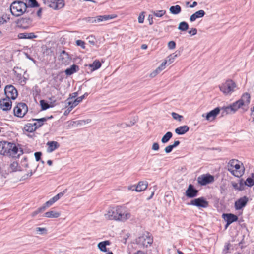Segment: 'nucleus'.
Masks as SVG:
<instances>
[{"label":"nucleus","mask_w":254,"mask_h":254,"mask_svg":"<svg viewBox=\"0 0 254 254\" xmlns=\"http://www.w3.org/2000/svg\"><path fill=\"white\" fill-rule=\"evenodd\" d=\"M251 96L248 93H245L243 94L241 98L238 100L239 102L241 103V105L244 107L243 108L245 111L248 109V106L250 103Z\"/></svg>","instance_id":"ddd939ff"},{"label":"nucleus","mask_w":254,"mask_h":254,"mask_svg":"<svg viewBox=\"0 0 254 254\" xmlns=\"http://www.w3.org/2000/svg\"><path fill=\"white\" fill-rule=\"evenodd\" d=\"M233 187L236 189H238L239 190H243L244 189V187H242V186H241L240 185H239V187H238V184L235 183V184H234L233 185Z\"/></svg>","instance_id":"69168bd1"},{"label":"nucleus","mask_w":254,"mask_h":254,"mask_svg":"<svg viewBox=\"0 0 254 254\" xmlns=\"http://www.w3.org/2000/svg\"><path fill=\"white\" fill-rule=\"evenodd\" d=\"M242 165L238 160L232 159L228 163V170L234 176L240 177L243 175L245 170Z\"/></svg>","instance_id":"f03ea898"},{"label":"nucleus","mask_w":254,"mask_h":254,"mask_svg":"<svg viewBox=\"0 0 254 254\" xmlns=\"http://www.w3.org/2000/svg\"><path fill=\"white\" fill-rule=\"evenodd\" d=\"M173 134L171 132H167L162 138L161 142L163 143H167L169 140L172 138Z\"/></svg>","instance_id":"a19ab883"},{"label":"nucleus","mask_w":254,"mask_h":254,"mask_svg":"<svg viewBox=\"0 0 254 254\" xmlns=\"http://www.w3.org/2000/svg\"><path fill=\"white\" fill-rule=\"evenodd\" d=\"M214 181V177L210 174L202 175L197 178L198 183L201 185H206L212 183Z\"/></svg>","instance_id":"9b49d317"},{"label":"nucleus","mask_w":254,"mask_h":254,"mask_svg":"<svg viewBox=\"0 0 254 254\" xmlns=\"http://www.w3.org/2000/svg\"><path fill=\"white\" fill-rule=\"evenodd\" d=\"M40 104L41 107V109L43 110H46L50 107V105L48 104V103L44 100H40Z\"/></svg>","instance_id":"49530a36"},{"label":"nucleus","mask_w":254,"mask_h":254,"mask_svg":"<svg viewBox=\"0 0 254 254\" xmlns=\"http://www.w3.org/2000/svg\"><path fill=\"white\" fill-rule=\"evenodd\" d=\"M165 63H162L158 68L150 74V77L151 78L155 77L159 73L165 69Z\"/></svg>","instance_id":"7c9ffc66"},{"label":"nucleus","mask_w":254,"mask_h":254,"mask_svg":"<svg viewBox=\"0 0 254 254\" xmlns=\"http://www.w3.org/2000/svg\"><path fill=\"white\" fill-rule=\"evenodd\" d=\"M153 242V239L148 233L143 234L136 239V243L141 248L147 247Z\"/></svg>","instance_id":"20e7f679"},{"label":"nucleus","mask_w":254,"mask_h":254,"mask_svg":"<svg viewBox=\"0 0 254 254\" xmlns=\"http://www.w3.org/2000/svg\"><path fill=\"white\" fill-rule=\"evenodd\" d=\"M87 93H85L84 95H83L81 96L77 97L76 99H75L74 101H69L67 102V104L69 107L68 108V109L69 110V111H70L72 108L76 106L80 102L82 101V100L84 99V98L88 95Z\"/></svg>","instance_id":"a211bd4d"},{"label":"nucleus","mask_w":254,"mask_h":254,"mask_svg":"<svg viewBox=\"0 0 254 254\" xmlns=\"http://www.w3.org/2000/svg\"><path fill=\"white\" fill-rule=\"evenodd\" d=\"M14 115L18 117H23L28 111V107L25 103H19L14 108Z\"/></svg>","instance_id":"423d86ee"},{"label":"nucleus","mask_w":254,"mask_h":254,"mask_svg":"<svg viewBox=\"0 0 254 254\" xmlns=\"http://www.w3.org/2000/svg\"><path fill=\"white\" fill-rule=\"evenodd\" d=\"M44 3L48 6L55 10L61 9L64 5L63 0H44Z\"/></svg>","instance_id":"0eeeda50"},{"label":"nucleus","mask_w":254,"mask_h":254,"mask_svg":"<svg viewBox=\"0 0 254 254\" xmlns=\"http://www.w3.org/2000/svg\"><path fill=\"white\" fill-rule=\"evenodd\" d=\"M118 206L109 208L104 214L106 219L111 220H117Z\"/></svg>","instance_id":"1a4fd4ad"},{"label":"nucleus","mask_w":254,"mask_h":254,"mask_svg":"<svg viewBox=\"0 0 254 254\" xmlns=\"http://www.w3.org/2000/svg\"><path fill=\"white\" fill-rule=\"evenodd\" d=\"M223 217L227 222H228V224L237 221L238 220V217L236 215L231 213L223 214Z\"/></svg>","instance_id":"b1692460"},{"label":"nucleus","mask_w":254,"mask_h":254,"mask_svg":"<svg viewBox=\"0 0 254 254\" xmlns=\"http://www.w3.org/2000/svg\"><path fill=\"white\" fill-rule=\"evenodd\" d=\"M67 191V189L64 190L63 191L60 192L49 200L47 201L45 203L46 206H48V207L51 206L53 203L58 201L61 197H62Z\"/></svg>","instance_id":"412c9836"},{"label":"nucleus","mask_w":254,"mask_h":254,"mask_svg":"<svg viewBox=\"0 0 254 254\" xmlns=\"http://www.w3.org/2000/svg\"><path fill=\"white\" fill-rule=\"evenodd\" d=\"M190 204L197 207L206 208L208 202L203 197H200L192 200Z\"/></svg>","instance_id":"f8f14e48"},{"label":"nucleus","mask_w":254,"mask_h":254,"mask_svg":"<svg viewBox=\"0 0 254 254\" xmlns=\"http://www.w3.org/2000/svg\"><path fill=\"white\" fill-rule=\"evenodd\" d=\"M168 47L169 49H174L176 47V43L174 41H171L168 43Z\"/></svg>","instance_id":"603ef678"},{"label":"nucleus","mask_w":254,"mask_h":254,"mask_svg":"<svg viewBox=\"0 0 254 254\" xmlns=\"http://www.w3.org/2000/svg\"><path fill=\"white\" fill-rule=\"evenodd\" d=\"M198 190L194 188V186L190 184L185 192V194L188 198H193L197 195Z\"/></svg>","instance_id":"dca6fc26"},{"label":"nucleus","mask_w":254,"mask_h":254,"mask_svg":"<svg viewBox=\"0 0 254 254\" xmlns=\"http://www.w3.org/2000/svg\"><path fill=\"white\" fill-rule=\"evenodd\" d=\"M4 92L6 98L14 100L18 95L17 90L11 85L6 86L4 89Z\"/></svg>","instance_id":"6e6552de"},{"label":"nucleus","mask_w":254,"mask_h":254,"mask_svg":"<svg viewBox=\"0 0 254 254\" xmlns=\"http://www.w3.org/2000/svg\"><path fill=\"white\" fill-rule=\"evenodd\" d=\"M230 106L232 107L233 112H234L235 113L236 112V111L238 110V109L242 107V106L241 105V103H240V102H239L238 100L231 104Z\"/></svg>","instance_id":"c03bdc74"},{"label":"nucleus","mask_w":254,"mask_h":254,"mask_svg":"<svg viewBox=\"0 0 254 254\" xmlns=\"http://www.w3.org/2000/svg\"><path fill=\"white\" fill-rule=\"evenodd\" d=\"M254 181L252 178L249 177L246 179V181L244 182L242 180H241L240 182V185L242 187H244V185L251 187L254 185Z\"/></svg>","instance_id":"72a5a7b5"},{"label":"nucleus","mask_w":254,"mask_h":254,"mask_svg":"<svg viewBox=\"0 0 254 254\" xmlns=\"http://www.w3.org/2000/svg\"><path fill=\"white\" fill-rule=\"evenodd\" d=\"M87 21L90 23L98 22L96 17H88L87 18Z\"/></svg>","instance_id":"680f3d73"},{"label":"nucleus","mask_w":254,"mask_h":254,"mask_svg":"<svg viewBox=\"0 0 254 254\" xmlns=\"http://www.w3.org/2000/svg\"><path fill=\"white\" fill-rule=\"evenodd\" d=\"M237 86L232 80H227L219 86L220 91L225 95H231L235 90Z\"/></svg>","instance_id":"7ed1b4c3"},{"label":"nucleus","mask_w":254,"mask_h":254,"mask_svg":"<svg viewBox=\"0 0 254 254\" xmlns=\"http://www.w3.org/2000/svg\"><path fill=\"white\" fill-rule=\"evenodd\" d=\"M127 189L128 190L136 191V186L135 185H129L127 187Z\"/></svg>","instance_id":"4d7b16f0"},{"label":"nucleus","mask_w":254,"mask_h":254,"mask_svg":"<svg viewBox=\"0 0 254 254\" xmlns=\"http://www.w3.org/2000/svg\"><path fill=\"white\" fill-rule=\"evenodd\" d=\"M42 153L41 152H36L34 153L35 159L37 161H39L40 160Z\"/></svg>","instance_id":"6e6d98bb"},{"label":"nucleus","mask_w":254,"mask_h":254,"mask_svg":"<svg viewBox=\"0 0 254 254\" xmlns=\"http://www.w3.org/2000/svg\"><path fill=\"white\" fill-rule=\"evenodd\" d=\"M145 12H142L140 13L138 17V21L139 23H143L144 22V18H145Z\"/></svg>","instance_id":"3c124183"},{"label":"nucleus","mask_w":254,"mask_h":254,"mask_svg":"<svg viewBox=\"0 0 254 254\" xmlns=\"http://www.w3.org/2000/svg\"><path fill=\"white\" fill-rule=\"evenodd\" d=\"M59 60L62 64L66 65L70 63L71 58L69 57L68 54L63 50L59 56Z\"/></svg>","instance_id":"6ab92c4d"},{"label":"nucleus","mask_w":254,"mask_h":254,"mask_svg":"<svg viewBox=\"0 0 254 254\" xmlns=\"http://www.w3.org/2000/svg\"><path fill=\"white\" fill-rule=\"evenodd\" d=\"M178 57L177 54H172L167 57L166 60L163 63H165V66L166 64L168 65L172 64L175 60V58Z\"/></svg>","instance_id":"e433bc0d"},{"label":"nucleus","mask_w":254,"mask_h":254,"mask_svg":"<svg viewBox=\"0 0 254 254\" xmlns=\"http://www.w3.org/2000/svg\"><path fill=\"white\" fill-rule=\"evenodd\" d=\"M0 107L3 111H7L11 108V101L7 98L0 101Z\"/></svg>","instance_id":"aec40b11"},{"label":"nucleus","mask_w":254,"mask_h":254,"mask_svg":"<svg viewBox=\"0 0 254 254\" xmlns=\"http://www.w3.org/2000/svg\"><path fill=\"white\" fill-rule=\"evenodd\" d=\"M189 130V127L187 125H184L176 128L175 131L178 135H183L188 132Z\"/></svg>","instance_id":"cd10ccee"},{"label":"nucleus","mask_w":254,"mask_h":254,"mask_svg":"<svg viewBox=\"0 0 254 254\" xmlns=\"http://www.w3.org/2000/svg\"><path fill=\"white\" fill-rule=\"evenodd\" d=\"M10 143L6 141L0 142V154L3 155L7 156L8 151L10 148Z\"/></svg>","instance_id":"f3484780"},{"label":"nucleus","mask_w":254,"mask_h":254,"mask_svg":"<svg viewBox=\"0 0 254 254\" xmlns=\"http://www.w3.org/2000/svg\"><path fill=\"white\" fill-rule=\"evenodd\" d=\"M79 69V67L75 65H72L70 68H67L65 70V73L67 75H71L74 73L77 72Z\"/></svg>","instance_id":"2f4dec72"},{"label":"nucleus","mask_w":254,"mask_h":254,"mask_svg":"<svg viewBox=\"0 0 254 254\" xmlns=\"http://www.w3.org/2000/svg\"><path fill=\"white\" fill-rule=\"evenodd\" d=\"M77 95H78L77 92L73 93L71 95H70V97L67 99V102L69 101H71V100H72V99H74L75 97H76L77 96Z\"/></svg>","instance_id":"052dcab7"},{"label":"nucleus","mask_w":254,"mask_h":254,"mask_svg":"<svg viewBox=\"0 0 254 254\" xmlns=\"http://www.w3.org/2000/svg\"><path fill=\"white\" fill-rule=\"evenodd\" d=\"M152 149L154 151H158L159 149V144L157 142L154 143L152 146Z\"/></svg>","instance_id":"13d9d810"},{"label":"nucleus","mask_w":254,"mask_h":254,"mask_svg":"<svg viewBox=\"0 0 254 254\" xmlns=\"http://www.w3.org/2000/svg\"><path fill=\"white\" fill-rule=\"evenodd\" d=\"M76 43L77 46L81 47L83 49H85V42L81 40H77L76 41Z\"/></svg>","instance_id":"864d4df0"},{"label":"nucleus","mask_w":254,"mask_h":254,"mask_svg":"<svg viewBox=\"0 0 254 254\" xmlns=\"http://www.w3.org/2000/svg\"><path fill=\"white\" fill-rule=\"evenodd\" d=\"M115 17V16H112L110 15H102V16H98L96 17L97 20L98 22H101V21H107L109 19H113Z\"/></svg>","instance_id":"79ce46f5"},{"label":"nucleus","mask_w":254,"mask_h":254,"mask_svg":"<svg viewBox=\"0 0 254 254\" xmlns=\"http://www.w3.org/2000/svg\"><path fill=\"white\" fill-rule=\"evenodd\" d=\"M47 207H48V206H46V203H45L43 206H42V207H41L38 209V211L40 213L41 212H43V211H45L46 208Z\"/></svg>","instance_id":"0e129e2a"},{"label":"nucleus","mask_w":254,"mask_h":254,"mask_svg":"<svg viewBox=\"0 0 254 254\" xmlns=\"http://www.w3.org/2000/svg\"><path fill=\"white\" fill-rule=\"evenodd\" d=\"M28 6L27 5V7H30V8H29V12H31V14L34 13L33 8L38 7L39 6L38 3L36 0H28Z\"/></svg>","instance_id":"f704fd0d"},{"label":"nucleus","mask_w":254,"mask_h":254,"mask_svg":"<svg viewBox=\"0 0 254 254\" xmlns=\"http://www.w3.org/2000/svg\"><path fill=\"white\" fill-rule=\"evenodd\" d=\"M222 115L234 113L230 105L221 108Z\"/></svg>","instance_id":"4c0bfd02"},{"label":"nucleus","mask_w":254,"mask_h":254,"mask_svg":"<svg viewBox=\"0 0 254 254\" xmlns=\"http://www.w3.org/2000/svg\"><path fill=\"white\" fill-rule=\"evenodd\" d=\"M19 39H31L37 37V36L34 33H21L18 35Z\"/></svg>","instance_id":"c756f323"},{"label":"nucleus","mask_w":254,"mask_h":254,"mask_svg":"<svg viewBox=\"0 0 254 254\" xmlns=\"http://www.w3.org/2000/svg\"><path fill=\"white\" fill-rule=\"evenodd\" d=\"M9 148H10V149H9L8 151L7 156L18 157L23 154L22 150L18 148L14 143H10Z\"/></svg>","instance_id":"9d476101"},{"label":"nucleus","mask_w":254,"mask_h":254,"mask_svg":"<svg viewBox=\"0 0 254 254\" xmlns=\"http://www.w3.org/2000/svg\"><path fill=\"white\" fill-rule=\"evenodd\" d=\"M173 148H174L173 147L172 145H169L165 148L164 151H165V153H169L172 151Z\"/></svg>","instance_id":"5fc2aeb1"},{"label":"nucleus","mask_w":254,"mask_h":254,"mask_svg":"<svg viewBox=\"0 0 254 254\" xmlns=\"http://www.w3.org/2000/svg\"><path fill=\"white\" fill-rule=\"evenodd\" d=\"M32 174H33V173H32V171H30V172H28L27 174L24 175L22 177L21 180H24L29 178L30 177H31L32 176Z\"/></svg>","instance_id":"bf43d9fd"},{"label":"nucleus","mask_w":254,"mask_h":254,"mask_svg":"<svg viewBox=\"0 0 254 254\" xmlns=\"http://www.w3.org/2000/svg\"><path fill=\"white\" fill-rule=\"evenodd\" d=\"M48 146L47 152H52L59 147V144L54 141H49L47 143Z\"/></svg>","instance_id":"bb28decb"},{"label":"nucleus","mask_w":254,"mask_h":254,"mask_svg":"<svg viewBox=\"0 0 254 254\" xmlns=\"http://www.w3.org/2000/svg\"><path fill=\"white\" fill-rule=\"evenodd\" d=\"M248 202V199L246 197L241 198L235 203V207L236 210H240L244 207Z\"/></svg>","instance_id":"5701e85b"},{"label":"nucleus","mask_w":254,"mask_h":254,"mask_svg":"<svg viewBox=\"0 0 254 254\" xmlns=\"http://www.w3.org/2000/svg\"><path fill=\"white\" fill-rule=\"evenodd\" d=\"M61 215V213L58 211L51 210L44 214V216L49 218H56Z\"/></svg>","instance_id":"c85d7f7f"},{"label":"nucleus","mask_w":254,"mask_h":254,"mask_svg":"<svg viewBox=\"0 0 254 254\" xmlns=\"http://www.w3.org/2000/svg\"><path fill=\"white\" fill-rule=\"evenodd\" d=\"M220 111L219 108L217 107L211 111L207 114H203L202 116L205 117L207 121H212L214 120Z\"/></svg>","instance_id":"4468645a"},{"label":"nucleus","mask_w":254,"mask_h":254,"mask_svg":"<svg viewBox=\"0 0 254 254\" xmlns=\"http://www.w3.org/2000/svg\"><path fill=\"white\" fill-rule=\"evenodd\" d=\"M29 8L26 3L21 1H15L10 5V10L11 14L16 17L23 15L25 12H29Z\"/></svg>","instance_id":"f257e3e1"},{"label":"nucleus","mask_w":254,"mask_h":254,"mask_svg":"<svg viewBox=\"0 0 254 254\" xmlns=\"http://www.w3.org/2000/svg\"><path fill=\"white\" fill-rule=\"evenodd\" d=\"M110 244V242L109 241H105L100 242L98 244V247L100 250L101 251L106 252L107 251L106 246L109 245Z\"/></svg>","instance_id":"473e14b6"},{"label":"nucleus","mask_w":254,"mask_h":254,"mask_svg":"<svg viewBox=\"0 0 254 254\" xmlns=\"http://www.w3.org/2000/svg\"><path fill=\"white\" fill-rule=\"evenodd\" d=\"M91 120L90 119H87L86 120H82V121H80V124H82L83 123H84V124H89L90 123H91Z\"/></svg>","instance_id":"774afa93"},{"label":"nucleus","mask_w":254,"mask_h":254,"mask_svg":"<svg viewBox=\"0 0 254 254\" xmlns=\"http://www.w3.org/2000/svg\"><path fill=\"white\" fill-rule=\"evenodd\" d=\"M24 129L28 132H32L36 130L33 123H29L26 124L24 127Z\"/></svg>","instance_id":"58836bf2"},{"label":"nucleus","mask_w":254,"mask_h":254,"mask_svg":"<svg viewBox=\"0 0 254 254\" xmlns=\"http://www.w3.org/2000/svg\"><path fill=\"white\" fill-rule=\"evenodd\" d=\"M35 231L36 232V233L37 234L42 235V234H46L47 230L45 228L37 227L35 228Z\"/></svg>","instance_id":"de8ad7c7"},{"label":"nucleus","mask_w":254,"mask_h":254,"mask_svg":"<svg viewBox=\"0 0 254 254\" xmlns=\"http://www.w3.org/2000/svg\"><path fill=\"white\" fill-rule=\"evenodd\" d=\"M171 115L174 120L181 122L183 119V116L175 112H172Z\"/></svg>","instance_id":"a18cd8bd"},{"label":"nucleus","mask_w":254,"mask_h":254,"mask_svg":"<svg viewBox=\"0 0 254 254\" xmlns=\"http://www.w3.org/2000/svg\"><path fill=\"white\" fill-rule=\"evenodd\" d=\"M18 164L17 162H13L11 163L9 166V169L11 171H16L17 170V167Z\"/></svg>","instance_id":"09e8293b"},{"label":"nucleus","mask_w":254,"mask_h":254,"mask_svg":"<svg viewBox=\"0 0 254 254\" xmlns=\"http://www.w3.org/2000/svg\"><path fill=\"white\" fill-rule=\"evenodd\" d=\"M205 14V12L204 10H200L192 14L190 18V20L191 22H193L197 18L203 17Z\"/></svg>","instance_id":"393cba45"},{"label":"nucleus","mask_w":254,"mask_h":254,"mask_svg":"<svg viewBox=\"0 0 254 254\" xmlns=\"http://www.w3.org/2000/svg\"><path fill=\"white\" fill-rule=\"evenodd\" d=\"M188 33L191 35H195L197 33V29L195 28H191V29L188 31Z\"/></svg>","instance_id":"e2e57ef3"},{"label":"nucleus","mask_w":254,"mask_h":254,"mask_svg":"<svg viewBox=\"0 0 254 254\" xmlns=\"http://www.w3.org/2000/svg\"><path fill=\"white\" fill-rule=\"evenodd\" d=\"M148 183L146 181H139L136 186V192H141L145 190L148 187Z\"/></svg>","instance_id":"a878e982"},{"label":"nucleus","mask_w":254,"mask_h":254,"mask_svg":"<svg viewBox=\"0 0 254 254\" xmlns=\"http://www.w3.org/2000/svg\"><path fill=\"white\" fill-rule=\"evenodd\" d=\"M101 66V64L99 61H95L92 64L89 65V67L91 68V71H94L99 68Z\"/></svg>","instance_id":"ea45409f"},{"label":"nucleus","mask_w":254,"mask_h":254,"mask_svg":"<svg viewBox=\"0 0 254 254\" xmlns=\"http://www.w3.org/2000/svg\"><path fill=\"white\" fill-rule=\"evenodd\" d=\"M189 28L188 24L185 21L181 22L179 23L178 29L182 31H185Z\"/></svg>","instance_id":"37998d69"},{"label":"nucleus","mask_w":254,"mask_h":254,"mask_svg":"<svg viewBox=\"0 0 254 254\" xmlns=\"http://www.w3.org/2000/svg\"><path fill=\"white\" fill-rule=\"evenodd\" d=\"M32 19L30 17H22L18 20V26L26 29L28 28L32 23Z\"/></svg>","instance_id":"2eb2a0df"},{"label":"nucleus","mask_w":254,"mask_h":254,"mask_svg":"<svg viewBox=\"0 0 254 254\" xmlns=\"http://www.w3.org/2000/svg\"><path fill=\"white\" fill-rule=\"evenodd\" d=\"M52 118V116H50V117H44L40 119H33L32 121H35L34 123H33L34 124V127H35V129H36L42 126H43L45 122L47 121L48 119H51Z\"/></svg>","instance_id":"4be33fe9"},{"label":"nucleus","mask_w":254,"mask_h":254,"mask_svg":"<svg viewBox=\"0 0 254 254\" xmlns=\"http://www.w3.org/2000/svg\"><path fill=\"white\" fill-rule=\"evenodd\" d=\"M131 217L129 212L126 211L124 207L118 206V216L117 221L125 222Z\"/></svg>","instance_id":"39448f33"},{"label":"nucleus","mask_w":254,"mask_h":254,"mask_svg":"<svg viewBox=\"0 0 254 254\" xmlns=\"http://www.w3.org/2000/svg\"><path fill=\"white\" fill-rule=\"evenodd\" d=\"M166 13V11L165 10H158L156 11H153V14L154 16L158 17H161L163 15H164Z\"/></svg>","instance_id":"8fccbe9b"},{"label":"nucleus","mask_w":254,"mask_h":254,"mask_svg":"<svg viewBox=\"0 0 254 254\" xmlns=\"http://www.w3.org/2000/svg\"><path fill=\"white\" fill-rule=\"evenodd\" d=\"M169 10L171 13L177 15L180 13L181 11V8L180 6L176 5L175 6H172L170 7Z\"/></svg>","instance_id":"c9c22d12"},{"label":"nucleus","mask_w":254,"mask_h":254,"mask_svg":"<svg viewBox=\"0 0 254 254\" xmlns=\"http://www.w3.org/2000/svg\"><path fill=\"white\" fill-rule=\"evenodd\" d=\"M148 20L149 21V24L152 25L153 23V16L152 15H149Z\"/></svg>","instance_id":"338daca9"}]
</instances>
